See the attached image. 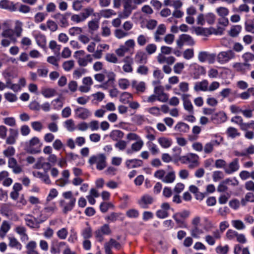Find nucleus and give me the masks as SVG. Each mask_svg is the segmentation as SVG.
<instances>
[{
    "label": "nucleus",
    "mask_w": 254,
    "mask_h": 254,
    "mask_svg": "<svg viewBox=\"0 0 254 254\" xmlns=\"http://www.w3.org/2000/svg\"><path fill=\"white\" fill-rule=\"evenodd\" d=\"M88 162L90 165L96 164V168L98 170H103L107 166L106 157L103 154L93 155L90 157Z\"/></svg>",
    "instance_id": "obj_2"
},
{
    "label": "nucleus",
    "mask_w": 254,
    "mask_h": 254,
    "mask_svg": "<svg viewBox=\"0 0 254 254\" xmlns=\"http://www.w3.org/2000/svg\"><path fill=\"white\" fill-rule=\"evenodd\" d=\"M211 120L216 124L224 123L227 120V116L223 112L214 113L211 116Z\"/></svg>",
    "instance_id": "obj_15"
},
{
    "label": "nucleus",
    "mask_w": 254,
    "mask_h": 254,
    "mask_svg": "<svg viewBox=\"0 0 254 254\" xmlns=\"http://www.w3.org/2000/svg\"><path fill=\"white\" fill-rule=\"evenodd\" d=\"M247 202H254V194L252 192H248L245 198L241 200V204L243 206L246 205Z\"/></svg>",
    "instance_id": "obj_44"
},
{
    "label": "nucleus",
    "mask_w": 254,
    "mask_h": 254,
    "mask_svg": "<svg viewBox=\"0 0 254 254\" xmlns=\"http://www.w3.org/2000/svg\"><path fill=\"white\" fill-rule=\"evenodd\" d=\"M203 233V230L199 226H193L190 230L191 236L194 238H199L200 235Z\"/></svg>",
    "instance_id": "obj_41"
},
{
    "label": "nucleus",
    "mask_w": 254,
    "mask_h": 254,
    "mask_svg": "<svg viewBox=\"0 0 254 254\" xmlns=\"http://www.w3.org/2000/svg\"><path fill=\"white\" fill-rule=\"evenodd\" d=\"M68 235V231L66 228H63L57 232V235L61 240H65Z\"/></svg>",
    "instance_id": "obj_53"
},
{
    "label": "nucleus",
    "mask_w": 254,
    "mask_h": 254,
    "mask_svg": "<svg viewBox=\"0 0 254 254\" xmlns=\"http://www.w3.org/2000/svg\"><path fill=\"white\" fill-rule=\"evenodd\" d=\"M64 127L69 131H73L75 129V126L72 119H69L64 122Z\"/></svg>",
    "instance_id": "obj_45"
},
{
    "label": "nucleus",
    "mask_w": 254,
    "mask_h": 254,
    "mask_svg": "<svg viewBox=\"0 0 254 254\" xmlns=\"http://www.w3.org/2000/svg\"><path fill=\"white\" fill-rule=\"evenodd\" d=\"M37 244L34 241H30L26 245L27 254H39L36 250Z\"/></svg>",
    "instance_id": "obj_32"
},
{
    "label": "nucleus",
    "mask_w": 254,
    "mask_h": 254,
    "mask_svg": "<svg viewBox=\"0 0 254 254\" xmlns=\"http://www.w3.org/2000/svg\"><path fill=\"white\" fill-rule=\"evenodd\" d=\"M190 126L184 122H178L174 127V130L180 134L188 132L190 130Z\"/></svg>",
    "instance_id": "obj_17"
},
{
    "label": "nucleus",
    "mask_w": 254,
    "mask_h": 254,
    "mask_svg": "<svg viewBox=\"0 0 254 254\" xmlns=\"http://www.w3.org/2000/svg\"><path fill=\"white\" fill-rule=\"evenodd\" d=\"M158 142L161 146L164 148L170 147L172 144V140L166 137H160L158 138Z\"/></svg>",
    "instance_id": "obj_26"
},
{
    "label": "nucleus",
    "mask_w": 254,
    "mask_h": 254,
    "mask_svg": "<svg viewBox=\"0 0 254 254\" xmlns=\"http://www.w3.org/2000/svg\"><path fill=\"white\" fill-rule=\"evenodd\" d=\"M8 239L9 240L8 246L10 248L15 249L19 251H20L21 250V244L15 237H8Z\"/></svg>",
    "instance_id": "obj_24"
},
{
    "label": "nucleus",
    "mask_w": 254,
    "mask_h": 254,
    "mask_svg": "<svg viewBox=\"0 0 254 254\" xmlns=\"http://www.w3.org/2000/svg\"><path fill=\"white\" fill-rule=\"evenodd\" d=\"M134 60L135 62L138 64H146L147 61V56L144 52L138 51L135 55Z\"/></svg>",
    "instance_id": "obj_21"
},
{
    "label": "nucleus",
    "mask_w": 254,
    "mask_h": 254,
    "mask_svg": "<svg viewBox=\"0 0 254 254\" xmlns=\"http://www.w3.org/2000/svg\"><path fill=\"white\" fill-rule=\"evenodd\" d=\"M93 59L91 55L88 54L85 58H79L77 59V63L80 66H86L88 62L91 63Z\"/></svg>",
    "instance_id": "obj_27"
},
{
    "label": "nucleus",
    "mask_w": 254,
    "mask_h": 254,
    "mask_svg": "<svg viewBox=\"0 0 254 254\" xmlns=\"http://www.w3.org/2000/svg\"><path fill=\"white\" fill-rule=\"evenodd\" d=\"M144 145L143 141L142 139L136 141L133 143L131 145V149L134 152L139 151L143 147Z\"/></svg>",
    "instance_id": "obj_39"
},
{
    "label": "nucleus",
    "mask_w": 254,
    "mask_h": 254,
    "mask_svg": "<svg viewBox=\"0 0 254 254\" xmlns=\"http://www.w3.org/2000/svg\"><path fill=\"white\" fill-rule=\"evenodd\" d=\"M124 135V132L120 130H113L109 135L110 137L114 141H119L123 138Z\"/></svg>",
    "instance_id": "obj_25"
},
{
    "label": "nucleus",
    "mask_w": 254,
    "mask_h": 254,
    "mask_svg": "<svg viewBox=\"0 0 254 254\" xmlns=\"http://www.w3.org/2000/svg\"><path fill=\"white\" fill-rule=\"evenodd\" d=\"M175 94L177 95H181L182 99L183 102V107L185 110H186L190 114H193V106L189 99L190 95L187 94H181L180 93L177 92H176Z\"/></svg>",
    "instance_id": "obj_5"
},
{
    "label": "nucleus",
    "mask_w": 254,
    "mask_h": 254,
    "mask_svg": "<svg viewBox=\"0 0 254 254\" xmlns=\"http://www.w3.org/2000/svg\"><path fill=\"white\" fill-rule=\"evenodd\" d=\"M132 99V95L128 92H124L120 97V101L123 103H127Z\"/></svg>",
    "instance_id": "obj_62"
},
{
    "label": "nucleus",
    "mask_w": 254,
    "mask_h": 254,
    "mask_svg": "<svg viewBox=\"0 0 254 254\" xmlns=\"http://www.w3.org/2000/svg\"><path fill=\"white\" fill-rule=\"evenodd\" d=\"M87 226L83 228L81 232V235L84 239H89L92 236V230L91 227L87 223Z\"/></svg>",
    "instance_id": "obj_31"
},
{
    "label": "nucleus",
    "mask_w": 254,
    "mask_h": 254,
    "mask_svg": "<svg viewBox=\"0 0 254 254\" xmlns=\"http://www.w3.org/2000/svg\"><path fill=\"white\" fill-rule=\"evenodd\" d=\"M132 86L136 89L137 92L143 93L146 89L145 83L143 81L137 82L136 81H133L132 83Z\"/></svg>",
    "instance_id": "obj_29"
},
{
    "label": "nucleus",
    "mask_w": 254,
    "mask_h": 254,
    "mask_svg": "<svg viewBox=\"0 0 254 254\" xmlns=\"http://www.w3.org/2000/svg\"><path fill=\"white\" fill-rule=\"evenodd\" d=\"M176 43L180 48H182L184 44L192 46L195 43L194 41L190 35L185 34L181 35L177 39Z\"/></svg>",
    "instance_id": "obj_7"
},
{
    "label": "nucleus",
    "mask_w": 254,
    "mask_h": 254,
    "mask_svg": "<svg viewBox=\"0 0 254 254\" xmlns=\"http://www.w3.org/2000/svg\"><path fill=\"white\" fill-rule=\"evenodd\" d=\"M232 226L237 230H243L245 228L243 222L240 220H234L231 222Z\"/></svg>",
    "instance_id": "obj_52"
},
{
    "label": "nucleus",
    "mask_w": 254,
    "mask_h": 254,
    "mask_svg": "<svg viewBox=\"0 0 254 254\" xmlns=\"http://www.w3.org/2000/svg\"><path fill=\"white\" fill-rule=\"evenodd\" d=\"M127 146V142L124 140H120L117 141L115 144V147L118 148L119 150H124L126 149Z\"/></svg>",
    "instance_id": "obj_64"
},
{
    "label": "nucleus",
    "mask_w": 254,
    "mask_h": 254,
    "mask_svg": "<svg viewBox=\"0 0 254 254\" xmlns=\"http://www.w3.org/2000/svg\"><path fill=\"white\" fill-rule=\"evenodd\" d=\"M229 179H226L221 182L217 187V191L219 192H224L228 190L227 184H229Z\"/></svg>",
    "instance_id": "obj_58"
},
{
    "label": "nucleus",
    "mask_w": 254,
    "mask_h": 254,
    "mask_svg": "<svg viewBox=\"0 0 254 254\" xmlns=\"http://www.w3.org/2000/svg\"><path fill=\"white\" fill-rule=\"evenodd\" d=\"M69 172L68 170H64L62 172L63 178L57 180L56 184L60 187H64L69 183Z\"/></svg>",
    "instance_id": "obj_13"
},
{
    "label": "nucleus",
    "mask_w": 254,
    "mask_h": 254,
    "mask_svg": "<svg viewBox=\"0 0 254 254\" xmlns=\"http://www.w3.org/2000/svg\"><path fill=\"white\" fill-rule=\"evenodd\" d=\"M76 198H72L71 200L66 202L64 200H61L59 204L61 207L63 208V212L66 214L68 212L72 210L75 206Z\"/></svg>",
    "instance_id": "obj_8"
},
{
    "label": "nucleus",
    "mask_w": 254,
    "mask_h": 254,
    "mask_svg": "<svg viewBox=\"0 0 254 254\" xmlns=\"http://www.w3.org/2000/svg\"><path fill=\"white\" fill-rule=\"evenodd\" d=\"M100 14L101 16L108 18L111 17L112 15H115L116 13L111 9H106L102 10L100 12Z\"/></svg>",
    "instance_id": "obj_42"
},
{
    "label": "nucleus",
    "mask_w": 254,
    "mask_h": 254,
    "mask_svg": "<svg viewBox=\"0 0 254 254\" xmlns=\"http://www.w3.org/2000/svg\"><path fill=\"white\" fill-rule=\"evenodd\" d=\"M157 46L153 43L149 44L145 47V50L148 55H152L157 50Z\"/></svg>",
    "instance_id": "obj_55"
},
{
    "label": "nucleus",
    "mask_w": 254,
    "mask_h": 254,
    "mask_svg": "<svg viewBox=\"0 0 254 254\" xmlns=\"http://www.w3.org/2000/svg\"><path fill=\"white\" fill-rule=\"evenodd\" d=\"M87 72V70L85 68H78L75 70L73 72V76L74 78L77 79L82 76Z\"/></svg>",
    "instance_id": "obj_61"
},
{
    "label": "nucleus",
    "mask_w": 254,
    "mask_h": 254,
    "mask_svg": "<svg viewBox=\"0 0 254 254\" xmlns=\"http://www.w3.org/2000/svg\"><path fill=\"white\" fill-rule=\"evenodd\" d=\"M74 117L81 120H86L91 116L90 110L87 108L78 107L74 110Z\"/></svg>",
    "instance_id": "obj_6"
},
{
    "label": "nucleus",
    "mask_w": 254,
    "mask_h": 254,
    "mask_svg": "<svg viewBox=\"0 0 254 254\" xmlns=\"http://www.w3.org/2000/svg\"><path fill=\"white\" fill-rule=\"evenodd\" d=\"M214 56L209 54L207 52H200L198 55V58L200 62H204L211 58H214Z\"/></svg>",
    "instance_id": "obj_43"
},
{
    "label": "nucleus",
    "mask_w": 254,
    "mask_h": 254,
    "mask_svg": "<svg viewBox=\"0 0 254 254\" xmlns=\"http://www.w3.org/2000/svg\"><path fill=\"white\" fill-rule=\"evenodd\" d=\"M8 167L12 170L13 173L17 174L22 171V167L19 165L14 158H9L8 160Z\"/></svg>",
    "instance_id": "obj_11"
},
{
    "label": "nucleus",
    "mask_w": 254,
    "mask_h": 254,
    "mask_svg": "<svg viewBox=\"0 0 254 254\" xmlns=\"http://www.w3.org/2000/svg\"><path fill=\"white\" fill-rule=\"evenodd\" d=\"M88 26L89 31L90 33H93V32L97 31L99 27V21L96 20H92L88 22Z\"/></svg>",
    "instance_id": "obj_38"
},
{
    "label": "nucleus",
    "mask_w": 254,
    "mask_h": 254,
    "mask_svg": "<svg viewBox=\"0 0 254 254\" xmlns=\"http://www.w3.org/2000/svg\"><path fill=\"white\" fill-rule=\"evenodd\" d=\"M32 128L36 131L40 132L43 128L44 127L42 123L39 121H35L31 123Z\"/></svg>",
    "instance_id": "obj_59"
},
{
    "label": "nucleus",
    "mask_w": 254,
    "mask_h": 254,
    "mask_svg": "<svg viewBox=\"0 0 254 254\" xmlns=\"http://www.w3.org/2000/svg\"><path fill=\"white\" fill-rule=\"evenodd\" d=\"M166 30V27L164 24H160L158 26L154 35V39L156 42H160L161 40L160 36L165 34Z\"/></svg>",
    "instance_id": "obj_23"
},
{
    "label": "nucleus",
    "mask_w": 254,
    "mask_h": 254,
    "mask_svg": "<svg viewBox=\"0 0 254 254\" xmlns=\"http://www.w3.org/2000/svg\"><path fill=\"white\" fill-rule=\"evenodd\" d=\"M208 82L207 80L204 79L200 82H197L194 86V90L196 91H207Z\"/></svg>",
    "instance_id": "obj_20"
},
{
    "label": "nucleus",
    "mask_w": 254,
    "mask_h": 254,
    "mask_svg": "<svg viewBox=\"0 0 254 254\" xmlns=\"http://www.w3.org/2000/svg\"><path fill=\"white\" fill-rule=\"evenodd\" d=\"M11 209L10 206L6 203H3L0 206V213L2 215L8 217L11 213Z\"/></svg>",
    "instance_id": "obj_37"
},
{
    "label": "nucleus",
    "mask_w": 254,
    "mask_h": 254,
    "mask_svg": "<svg viewBox=\"0 0 254 254\" xmlns=\"http://www.w3.org/2000/svg\"><path fill=\"white\" fill-rule=\"evenodd\" d=\"M115 36L118 39H122L128 35V33L121 29H117L114 32Z\"/></svg>",
    "instance_id": "obj_57"
},
{
    "label": "nucleus",
    "mask_w": 254,
    "mask_h": 254,
    "mask_svg": "<svg viewBox=\"0 0 254 254\" xmlns=\"http://www.w3.org/2000/svg\"><path fill=\"white\" fill-rule=\"evenodd\" d=\"M227 133L229 137L233 138L240 135V133L238 132L237 129L234 127H228L227 130Z\"/></svg>",
    "instance_id": "obj_48"
},
{
    "label": "nucleus",
    "mask_w": 254,
    "mask_h": 254,
    "mask_svg": "<svg viewBox=\"0 0 254 254\" xmlns=\"http://www.w3.org/2000/svg\"><path fill=\"white\" fill-rule=\"evenodd\" d=\"M66 246V243L64 242H60L57 245V248L55 246H52L51 248V252L53 254H60L61 252V248Z\"/></svg>",
    "instance_id": "obj_47"
},
{
    "label": "nucleus",
    "mask_w": 254,
    "mask_h": 254,
    "mask_svg": "<svg viewBox=\"0 0 254 254\" xmlns=\"http://www.w3.org/2000/svg\"><path fill=\"white\" fill-rule=\"evenodd\" d=\"M241 30L242 26L241 25H234L231 28L230 30L228 32V33L231 37H236L238 36Z\"/></svg>",
    "instance_id": "obj_35"
},
{
    "label": "nucleus",
    "mask_w": 254,
    "mask_h": 254,
    "mask_svg": "<svg viewBox=\"0 0 254 254\" xmlns=\"http://www.w3.org/2000/svg\"><path fill=\"white\" fill-rule=\"evenodd\" d=\"M154 201L153 197L147 194H144L138 200V204L144 209L147 208L148 205L152 204Z\"/></svg>",
    "instance_id": "obj_10"
},
{
    "label": "nucleus",
    "mask_w": 254,
    "mask_h": 254,
    "mask_svg": "<svg viewBox=\"0 0 254 254\" xmlns=\"http://www.w3.org/2000/svg\"><path fill=\"white\" fill-rule=\"evenodd\" d=\"M121 215H122V214L120 213L112 212L110 215L107 216L105 219L110 222H115L118 220Z\"/></svg>",
    "instance_id": "obj_60"
},
{
    "label": "nucleus",
    "mask_w": 254,
    "mask_h": 254,
    "mask_svg": "<svg viewBox=\"0 0 254 254\" xmlns=\"http://www.w3.org/2000/svg\"><path fill=\"white\" fill-rule=\"evenodd\" d=\"M15 150L12 146L8 147L5 150L3 151L4 156L8 158H12V156L15 154Z\"/></svg>",
    "instance_id": "obj_54"
},
{
    "label": "nucleus",
    "mask_w": 254,
    "mask_h": 254,
    "mask_svg": "<svg viewBox=\"0 0 254 254\" xmlns=\"http://www.w3.org/2000/svg\"><path fill=\"white\" fill-rule=\"evenodd\" d=\"M123 11L119 14V17L122 19L128 17L131 14L132 10L136 7L132 4V0H123Z\"/></svg>",
    "instance_id": "obj_3"
},
{
    "label": "nucleus",
    "mask_w": 254,
    "mask_h": 254,
    "mask_svg": "<svg viewBox=\"0 0 254 254\" xmlns=\"http://www.w3.org/2000/svg\"><path fill=\"white\" fill-rule=\"evenodd\" d=\"M235 57V53L232 50H228L220 52L217 55V60L219 63L223 64L234 59Z\"/></svg>",
    "instance_id": "obj_4"
},
{
    "label": "nucleus",
    "mask_w": 254,
    "mask_h": 254,
    "mask_svg": "<svg viewBox=\"0 0 254 254\" xmlns=\"http://www.w3.org/2000/svg\"><path fill=\"white\" fill-rule=\"evenodd\" d=\"M106 76L108 78V80L100 85L101 88L105 89H108L109 87H113L115 80V74L113 72L110 71L106 72Z\"/></svg>",
    "instance_id": "obj_9"
},
{
    "label": "nucleus",
    "mask_w": 254,
    "mask_h": 254,
    "mask_svg": "<svg viewBox=\"0 0 254 254\" xmlns=\"http://www.w3.org/2000/svg\"><path fill=\"white\" fill-rule=\"evenodd\" d=\"M34 175L35 177L40 179L42 182L46 184H50L51 183L50 177L47 173L43 174L40 172H37L34 173Z\"/></svg>",
    "instance_id": "obj_28"
},
{
    "label": "nucleus",
    "mask_w": 254,
    "mask_h": 254,
    "mask_svg": "<svg viewBox=\"0 0 254 254\" xmlns=\"http://www.w3.org/2000/svg\"><path fill=\"white\" fill-rule=\"evenodd\" d=\"M118 83L120 88L123 90L126 89L129 86V81L125 78L119 79Z\"/></svg>",
    "instance_id": "obj_63"
},
{
    "label": "nucleus",
    "mask_w": 254,
    "mask_h": 254,
    "mask_svg": "<svg viewBox=\"0 0 254 254\" xmlns=\"http://www.w3.org/2000/svg\"><path fill=\"white\" fill-rule=\"evenodd\" d=\"M18 135V131L17 129L10 128L9 134L6 139L7 144H13L16 142V139Z\"/></svg>",
    "instance_id": "obj_18"
},
{
    "label": "nucleus",
    "mask_w": 254,
    "mask_h": 254,
    "mask_svg": "<svg viewBox=\"0 0 254 254\" xmlns=\"http://www.w3.org/2000/svg\"><path fill=\"white\" fill-rule=\"evenodd\" d=\"M216 12L221 17H225L229 13V9L225 7L220 6L216 9Z\"/></svg>",
    "instance_id": "obj_51"
},
{
    "label": "nucleus",
    "mask_w": 254,
    "mask_h": 254,
    "mask_svg": "<svg viewBox=\"0 0 254 254\" xmlns=\"http://www.w3.org/2000/svg\"><path fill=\"white\" fill-rule=\"evenodd\" d=\"M215 144H219L218 142L216 140H211L210 142L206 143L204 147V152L206 154L211 153L213 150V147Z\"/></svg>",
    "instance_id": "obj_33"
},
{
    "label": "nucleus",
    "mask_w": 254,
    "mask_h": 254,
    "mask_svg": "<svg viewBox=\"0 0 254 254\" xmlns=\"http://www.w3.org/2000/svg\"><path fill=\"white\" fill-rule=\"evenodd\" d=\"M40 142V140L37 137H32L29 142V152L32 154L38 153L39 150L33 149V147L37 145Z\"/></svg>",
    "instance_id": "obj_22"
},
{
    "label": "nucleus",
    "mask_w": 254,
    "mask_h": 254,
    "mask_svg": "<svg viewBox=\"0 0 254 254\" xmlns=\"http://www.w3.org/2000/svg\"><path fill=\"white\" fill-rule=\"evenodd\" d=\"M49 48L52 50L56 55H59L61 46L57 44L55 41H51L49 43Z\"/></svg>",
    "instance_id": "obj_50"
},
{
    "label": "nucleus",
    "mask_w": 254,
    "mask_h": 254,
    "mask_svg": "<svg viewBox=\"0 0 254 254\" xmlns=\"http://www.w3.org/2000/svg\"><path fill=\"white\" fill-rule=\"evenodd\" d=\"M157 60L160 64L166 63L168 65H172L175 63L176 59L173 56L167 57L162 54H159L157 56Z\"/></svg>",
    "instance_id": "obj_12"
},
{
    "label": "nucleus",
    "mask_w": 254,
    "mask_h": 254,
    "mask_svg": "<svg viewBox=\"0 0 254 254\" xmlns=\"http://www.w3.org/2000/svg\"><path fill=\"white\" fill-rule=\"evenodd\" d=\"M74 66V62L73 60H69L64 62L63 64V67L65 71H70Z\"/></svg>",
    "instance_id": "obj_56"
},
{
    "label": "nucleus",
    "mask_w": 254,
    "mask_h": 254,
    "mask_svg": "<svg viewBox=\"0 0 254 254\" xmlns=\"http://www.w3.org/2000/svg\"><path fill=\"white\" fill-rule=\"evenodd\" d=\"M125 164L128 169H131L142 166L143 161L137 159H128L126 161Z\"/></svg>",
    "instance_id": "obj_19"
},
{
    "label": "nucleus",
    "mask_w": 254,
    "mask_h": 254,
    "mask_svg": "<svg viewBox=\"0 0 254 254\" xmlns=\"http://www.w3.org/2000/svg\"><path fill=\"white\" fill-rule=\"evenodd\" d=\"M176 179V175L175 173L173 171H171L166 174L164 176V178L163 180V182L167 184H171L173 183Z\"/></svg>",
    "instance_id": "obj_30"
},
{
    "label": "nucleus",
    "mask_w": 254,
    "mask_h": 254,
    "mask_svg": "<svg viewBox=\"0 0 254 254\" xmlns=\"http://www.w3.org/2000/svg\"><path fill=\"white\" fill-rule=\"evenodd\" d=\"M239 169V160L237 158L234 159L228 166L224 168L225 172L228 174H231Z\"/></svg>",
    "instance_id": "obj_14"
},
{
    "label": "nucleus",
    "mask_w": 254,
    "mask_h": 254,
    "mask_svg": "<svg viewBox=\"0 0 254 254\" xmlns=\"http://www.w3.org/2000/svg\"><path fill=\"white\" fill-rule=\"evenodd\" d=\"M179 160L183 164L189 163V167L190 169L194 168L199 165V156L195 153H188L181 156Z\"/></svg>",
    "instance_id": "obj_1"
},
{
    "label": "nucleus",
    "mask_w": 254,
    "mask_h": 254,
    "mask_svg": "<svg viewBox=\"0 0 254 254\" xmlns=\"http://www.w3.org/2000/svg\"><path fill=\"white\" fill-rule=\"evenodd\" d=\"M250 64L248 63H236L233 65L237 71L244 72L246 70L245 67L249 66Z\"/></svg>",
    "instance_id": "obj_40"
},
{
    "label": "nucleus",
    "mask_w": 254,
    "mask_h": 254,
    "mask_svg": "<svg viewBox=\"0 0 254 254\" xmlns=\"http://www.w3.org/2000/svg\"><path fill=\"white\" fill-rule=\"evenodd\" d=\"M23 23L18 20L16 21L15 23L14 28L13 31L15 33L16 37H20L23 31Z\"/></svg>",
    "instance_id": "obj_36"
},
{
    "label": "nucleus",
    "mask_w": 254,
    "mask_h": 254,
    "mask_svg": "<svg viewBox=\"0 0 254 254\" xmlns=\"http://www.w3.org/2000/svg\"><path fill=\"white\" fill-rule=\"evenodd\" d=\"M138 45L140 47L145 46L149 41V38L146 35L140 34L136 39Z\"/></svg>",
    "instance_id": "obj_34"
},
{
    "label": "nucleus",
    "mask_w": 254,
    "mask_h": 254,
    "mask_svg": "<svg viewBox=\"0 0 254 254\" xmlns=\"http://www.w3.org/2000/svg\"><path fill=\"white\" fill-rule=\"evenodd\" d=\"M36 42L37 44L41 47L44 48L46 45V37L42 34L37 35L36 37Z\"/></svg>",
    "instance_id": "obj_49"
},
{
    "label": "nucleus",
    "mask_w": 254,
    "mask_h": 254,
    "mask_svg": "<svg viewBox=\"0 0 254 254\" xmlns=\"http://www.w3.org/2000/svg\"><path fill=\"white\" fill-rule=\"evenodd\" d=\"M41 93L45 97L50 98L55 95L56 90L52 88H43Z\"/></svg>",
    "instance_id": "obj_46"
},
{
    "label": "nucleus",
    "mask_w": 254,
    "mask_h": 254,
    "mask_svg": "<svg viewBox=\"0 0 254 254\" xmlns=\"http://www.w3.org/2000/svg\"><path fill=\"white\" fill-rule=\"evenodd\" d=\"M1 35L2 37L11 40L12 43H16L17 41L14 31L12 29L7 28L3 30Z\"/></svg>",
    "instance_id": "obj_16"
}]
</instances>
